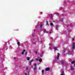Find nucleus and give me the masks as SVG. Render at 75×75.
Instances as JSON below:
<instances>
[{
    "label": "nucleus",
    "mask_w": 75,
    "mask_h": 75,
    "mask_svg": "<svg viewBox=\"0 0 75 75\" xmlns=\"http://www.w3.org/2000/svg\"><path fill=\"white\" fill-rule=\"evenodd\" d=\"M2 60L3 61H4V58H3V59H2Z\"/></svg>",
    "instance_id": "f704fd0d"
},
{
    "label": "nucleus",
    "mask_w": 75,
    "mask_h": 75,
    "mask_svg": "<svg viewBox=\"0 0 75 75\" xmlns=\"http://www.w3.org/2000/svg\"><path fill=\"white\" fill-rule=\"evenodd\" d=\"M74 65H75V64H74Z\"/></svg>",
    "instance_id": "58836bf2"
},
{
    "label": "nucleus",
    "mask_w": 75,
    "mask_h": 75,
    "mask_svg": "<svg viewBox=\"0 0 75 75\" xmlns=\"http://www.w3.org/2000/svg\"><path fill=\"white\" fill-rule=\"evenodd\" d=\"M26 55H27V51H26L25 52Z\"/></svg>",
    "instance_id": "bb28decb"
},
{
    "label": "nucleus",
    "mask_w": 75,
    "mask_h": 75,
    "mask_svg": "<svg viewBox=\"0 0 75 75\" xmlns=\"http://www.w3.org/2000/svg\"><path fill=\"white\" fill-rule=\"evenodd\" d=\"M48 22L47 21H46V25H48Z\"/></svg>",
    "instance_id": "4468645a"
},
{
    "label": "nucleus",
    "mask_w": 75,
    "mask_h": 75,
    "mask_svg": "<svg viewBox=\"0 0 75 75\" xmlns=\"http://www.w3.org/2000/svg\"><path fill=\"white\" fill-rule=\"evenodd\" d=\"M33 35V36H34V35Z\"/></svg>",
    "instance_id": "79ce46f5"
},
{
    "label": "nucleus",
    "mask_w": 75,
    "mask_h": 75,
    "mask_svg": "<svg viewBox=\"0 0 75 75\" xmlns=\"http://www.w3.org/2000/svg\"><path fill=\"white\" fill-rule=\"evenodd\" d=\"M22 55H24V52H22Z\"/></svg>",
    "instance_id": "393cba45"
},
{
    "label": "nucleus",
    "mask_w": 75,
    "mask_h": 75,
    "mask_svg": "<svg viewBox=\"0 0 75 75\" xmlns=\"http://www.w3.org/2000/svg\"><path fill=\"white\" fill-rule=\"evenodd\" d=\"M34 66H35V67H36V66H37V64H34Z\"/></svg>",
    "instance_id": "5701e85b"
},
{
    "label": "nucleus",
    "mask_w": 75,
    "mask_h": 75,
    "mask_svg": "<svg viewBox=\"0 0 75 75\" xmlns=\"http://www.w3.org/2000/svg\"><path fill=\"white\" fill-rule=\"evenodd\" d=\"M74 40H75V39H74V38H73L72 39V40H73V41H74Z\"/></svg>",
    "instance_id": "c85d7f7f"
},
{
    "label": "nucleus",
    "mask_w": 75,
    "mask_h": 75,
    "mask_svg": "<svg viewBox=\"0 0 75 75\" xmlns=\"http://www.w3.org/2000/svg\"><path fill=\"white\" fill-rule=\"evenodd\" d=\"M28 69V67H26V69Z\"/></svg>",
    "instance_id": "72a5a7b5"
},
{
    "label": "nucleus",
    "mask_w": 75,
    "mask_h": 75,
    "mask_svg": "<svg viewBox=\"0 0 75 75\" xmlns=\"http://www.w3.org/2000/svg\"><path fill=\"white\" fill-rule=\"evenodd\" d=\"M60 63L62 65L64 64V61L63 60H61L60 61Z\"/></svg>",
    "instance_id": "7ed1b4c3"
},
{
    "label": "nucleus",
    "mask_w": 75,
    "mask_h": 75,
    "mask_svg": "<svg viewBox=\"0 0 75 75\" xmlns=\"http://www.w3.org/2000/svg\"><path fill=\"white\" fill-rule=\"evenodd\" d=\"M68 52H71V51H70V50H69L68 51Z\"/></svg>",
    "instance_id": "c756f323"
},
{
    "label": "nucleus",
    "mask_w": 75,
    "mask_h": 75,
    "mask_svg": "<svg viewBox=\"0 0 75 75\" xmlns=\"http://www.w3.org/2000/svg\"><path fill=\"white\" fill-rule=\"evenodd\" d=\"M42 59H40L39 60V61L40 62H42Z\"/></svg>",
    "instance_id": "6e6552de"
},
{
    "label": "nucleus",
    "mask_w": 75,
    "mask_h": 75,
    "mask_svg": "<svg viewBox=\"0 0 75 75\" xmlns=\"http://www.w3.org/2000/svg\"><path fill=\"white\" fill-rule=\"evenodd\" d=\"M52 14L50 15V17H51V18H52Z\"/></svg>",
    "instance_id": "1a4fd4ad"
},
{
    "label": "nucleus",
    "mask_w": 75,
    "mask_h": 75,
    "mask_svg": "<svg viewBox=\"0 0 75 75\" xmlns=\"http://www.w3.org/2000/svg\"><path fill=\"white\" fill-rule=\"evenodd\" d=\"M50 24V25H51V26H52L53 25V23H51Z\"/></svg>",
    "instance_id": "6ab92c4d"
},
{
    "label": "nucleus",
    "mask_w": 75,
    "mask_h": 75,
    "mask_svg": "<svg viewBox=\"0 0 75 75\" xmlns=\"http://www.w3.org/2000/svg\"><path fill=\"white\" fill-rule=\"evenodd\" d=\"M44 70H42V74H44Z\"/></svg>",
    "instance_id": "2eb2a0df"
},
{
    "label": "nucleus",
    "mask_w": 75,
    "mask_h": 75,
    "mask_svg": "<svg viewBox=\"0 0 75 75\" xmlns=\"http://www.w3.org/2000/svg\"><path fill=\"white\" fill-rule=\"evenodd\" d=\"M42 25H43V24H41L40 25V28H42Z\"/></svg>",
    "instance_id": "f8f14e48"
},
{
    "label": "nucleus",
    "mask_w": 75,
    "mask_h": 75,
    "mask_svg": "<svg viewBox=\"0 0 75 75\" xmlns=\"http://www.w3.org/2000/svg\"><path fill=\"white\" fill-rule=\"evenodd\" d=\"M35 30L34 29V31H35Z\"/></svg>",
    "instance_id": "ea45409f"
},
{
    "label": "nucleus",
    "mask_w": 75,
    "mask_h": 75,
    "mask_svg": "<svg viewBox=\"0 0 75 75\" xmlns=\"http://www.w3.org/2000/svg\"><path fill=\"white\" fill-rule=\"evenodd\" d=\"M70 69H71V70H74V67H72V66H70Z\"/></svg>",
    "instance_id": "423d86ee"
},
{
    "label": "nucleus",
    "mask_w": 75,
    "mask_h": 75,
    "mask_svg": "<svg viewBox=\"0 0 75 75\" xmlns=\"http://www.w3.org/2000/svg\"><path fill=\"white\" fill-rule=\"evenodd\" d=\"M75 62V61H74L73 62H71V64H74Z\"/></svg>",
    "instance_id": "dca6fc26"
},
{
    "label": "nucleus",
    "mask_w": 75,
    "mask_h": 75,
    "mask_svg": "<svg viewBox=\"0 0 75 75\" xmlns=\"http://www.w3.org/2000/svg\"><path fill=\"white\" fill-rule=\"evenodd\" d=\"M56 14H57V15H58V16H59V14L58 13H56Z\"/></svg>",
    "instance_id": "a211bd4d"
},
{
    "label": "nucleus",
    "mask_w": 75,
    "mask_h": 75,
    "mask_svg": "<svg viewBox=\"0 0 75 75\" xmlns=\"http://www.w3.org/2000/svg\"><path fill=\"white\" fill-rule=\"evenodd\" d=\"M56 28L57 30H58V25H56Z\"/></svg>",
    "instance_id": "ddd939ff"
},
{
    "label": "nucleus",
    "mask_w": 75,
    "mask_h": 75,
    "mask_svg": "<svg viewBox=\"0 0 75 75\" xmlns=\"http://www.w3.org/2000/svg\"><path fill=\"white\" fill-rule=\"evenodd\" d=\"M23 52H25V50H23Z\"/></svg>",
    "instance_id": "2f4dec72"
},
{
    "label": "nucleus",
    "mask_w": 75,
    "mask_h": 75,
    "mask_svg": "<svg viewBox=\"0 0 75 75\" xmlns=\"http://www.w3.org/2000/svg\"><path fill=\"white\" fill-rule=\"evenodd\" d=\"M50 69V67H47L45 69V70L46 71H49Z\"/></svg>",
    "instance_id": "20e7f679"
},
{
    "label": "nucleus",
    "mask_w": 75,
    "mask_h": 75,
    "mask_svg": "<svg viewBox=\"0 0 75 75\" xmlns=\"http://www.w3.org/2000/svg\"><path fill=\"white\" fill-rule=\"evenodd\" d=\"M35 53L36 54H37V51H35Z\"/></svg>",
    "instance_id": "b1692460"
},
{
    "label": "nucleus",
    "mask_w": 75,
    "mask_h": 75,
    "mask_svg": "<svg viewBox=\"0 0 75 75\" xmlns=\"http://www.w3.org/2000/svg\"><path fill=\"white\" fill-rule=\"evenodd\" d=\"M60 75H64V71H62V74H61Z\"/></svg>",
    "instance_id": "0eeeda50"
},
{
    "label": "nucleus",
    "mask_w": 75,
    "mask_h": 75,
    "mask_svg": "<svg viewBox=\"0 0 75 75\" xmlns=\"http://www.w3.org/2000/svg\"><path fill=\"white\" fill-rule=\"evenodd\" d=\"M33 59H32L30 61V62H33Z\"/></svg>",
    "instance_id": "4be33fe9"
},
{
    "label": "nucleus",
    "mask_w": 75,
    "mask_h": 75,
    "mask_svg": "<svg viewBox=\"0 0 75 75\" xmlns=\"http://www.w3.org/2000/svg\"><path fill=\"white\" fill-rule=\"evenodd\" d=\"M42 55H41V54H40V55H39V57H42Z\"/></svg>",
    "instance_id": "412c9836"
},
{
    "label": "nucleus",
    "mask_w": 75,
    "mask_h": 75,
    "mask_svg": "<svg viewBox=\"0 0 75 75\" xmlns=\"http://www.w3.org/2000/svg\"><path fill=\"white\" fill-rule=\"evenodd\" d=\"M16 57H15L14 58V59L15 60H16Z\"/></svg>",
    "instance_id": "cd10ccee"
},
{
    "label": "nucleus",
    "mask_w": 75,
    "mask_h": 75,
    "mask_svg": "<svg viewBox=\"0 0 75 75\" xmlns=\"http://www.w3.org/2000/svg\"><path fill=\"white\" fill-rule=\"evenodd\" d=\"M27 60H28V61H29L30 60V57H28L27 58Z\"/></svg>",
    "instance_id": "f3484780"
},
{
    "label": "nucleus",
    "mask_w": 75,
    "mask_h": 75,
    "mask_svg": "<svg viewBox=\"0 0 75 75\" xmlns=\"http://www.w3.org/2000/svg\"><path fill=\"white\" fill-rule=\"evenodd\" d=\"M72 48L73 50H74L75 48V42H73L72 44Z\"/></svg>",
    "instance_id": "f257e3e1"
},
{
    "label": "nucleus",
    "mask_w": 75,
    "mask_h": 75,
    "mask_svg": "<svg viewBox=\"0 0 75 75\" xmlns=\"http://www.w3.org/2000/svg\"><path fill=\"white\" fill-rule=\"evenodd\" d=\"M57 48H58V47H54V50H57Z\"/></svg>",
    "instance_id": "9b49d317"
},
{
    "label": "nucleus",
    "mask_w": 75,
    "mask_h": 75,
    "mask_svg": "<svg viewBox=\"0 0 75 75\" xmlns=\"http://www.w3.org/2000/svg\"><path fill=\"white\" fill-rule=\"evenodd\" d=\"M30 65H31V62H30Z\"/></svg>",
    "instance_id": "473e14b6"
},
{
    "label": "nucleus",
    "mask_w": 75,
    "mask_h": 75,
    "mask_svg": "<svg viewBox=\"0 0 75 75\" xmlns=\"http://www.w3.org/2000/svg\"><path fill=\"white\" fill-rule=\"evenodd\" d=\"M55 21H53V22H54Z\"/></svg>",
    "instance_id": "37998d69"
},
{
    "label": "nucleus",
    "mask_w": 75,
    "mask_h": 75,
    "mask_svg": "<svg viewBox=\"0 0 75 75\" xmlns=\"http://www.w3.org/2000/svg\"><path fill=\"white\" fill-rule=\"evenodd\" d=\"M17 44H18V45L19 46V47H20V42H19L18 41L17 42Z\"/></svg>",
    "instance_id": "9d476101"
},
{
    "label": "nucleus",
    "mask_w": 75,
    "mask_h": 75,
    "mask_svg": "<svg viewBox=\"0 0 75 75\" xmlns=\"http://www.w3.org/2000/svg\"><path fill=\"white\" fill-rule=\"evenodd\" d=\"M59 53H58L57 54V59H58V58H59Z\"/></svg>",
    "instance_id": "39448f33"
},
{
    "label": "nucleus",
    "mask_w": 75,
    "mask_h": 75,
    "mask_svg": "<svg viewBox=\"0 0 75 75\" xmlns=\"http://www.w3.org/2000/svg\"><path fill=\"white\" fill-rule=\"evenodd\" d=\"M50 34H51V32H50Z\"/></svg>",
    "instance_id": "4c0bfd02"
},
{
    "label": "nucleus",
    "mask_w": 75,
    "mask_h": 75,
    "mask_svg": "<svg viewBox=\"0 0 75 75\" xmlns=\"http://www.w3.org/2000/svg\"><path fill=\"white\" fill-rule=\"evenodd\" d=\"M69 32H70L71 31V30H69Z\"/></svg>",
    "instance_id": "e433bc0d"
},
{
    "label": "nucleus",
    "mask_w": 75,
    "mask_h": 75,
    "mask_svg": "<svg viewBox=\"0 0 75 75\" xmlns=\"http://www.w3.org/2000/svg\"><path fill=\"white\" fill-rule=\"evenodd\" d=\"M30 71H29L28 72V74H30Z\"/></svg>",
    "instance_id": "c9c22d12"
},
{
    "label": "nucleus",
    "mask_w": 75,
    "mask_h": 75,
    "mask_svg": "<svg viewBox=\"0 0 75 75\" xmlns=\"http://www.w3.org/2000/svg\"><path fill=\"white\" fill-rule=\"evenodd\" d=\"M65 51H64L63 52H62V54H63V53H65Z\"/></svg>",
    "instance_id": "a878e982"
},
{
    "label": "nucleus",
    "mask_w": 75,
    "mask_h": 75,
    "mask_svg": "<svg viewBox=\"0 0 75 75\" xmlns=\"http://www.w3.org/2000/svg\"><path fill=\"white\" fill-rule=\"evenodd\" d=\"M25 75H27V73H25Z\"/></svg>",
    "instance_id": "7c9ffc66"
},
{
    "label": "nucleus",
    "mask_w": 75,
    "mask_h": 75,
    "mask_svg": "<svg viewBox=\"0 0 75 75\" xmlns=\"http://www.w3.org/2000/svg\"><path fill=\"white\" fill-rule=\"evenodd\" d=\"M35 61H38V59H35Z\"/></svg>",
    "instance_id": "aec40b11"
},
{
    "label": "nucleus",
    "mask_w": 75,
    "mask_h": 75,
    "mask_svg": "<svg viewBox=\"0 0 75 75\" xmlns=\"http://www.w3.org/2000/svg\"><path fill=\"white\" fill-rule=\"evenodd\" d=\"M62 16H63V14L62 15Z\"/></svg>",
    "instance_id": "a19ab883"
},
{
    "label": "nucleus",
    "mask_w": 75,
    "mask_h": 75,
    "mask_svg": "<svg viewBox=\"0 0 75 75\" xmlns=\"http://www.w3.org/2000/svg\"><path fill=\"white\" fill-rule=\"evenodd\" d=\"M37 67L35 66L33 69V70L34 71V72H35L36 71L37 69Z\"/></svg>",
    "instance_id": "f03ea898"
}]
</instances>
